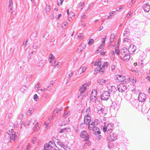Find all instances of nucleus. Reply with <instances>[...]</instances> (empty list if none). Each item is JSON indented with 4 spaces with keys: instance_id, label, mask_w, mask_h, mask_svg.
<instances>
[{
    "instance_id": "1",
    "label": "nucleus",
    "mask_w": 150,
    "mask_h": 150,
    "mask_svg": "<svg viewBox=\"0 0 150 150\" xmlns=\"http://www.w3.org/2000/svg\"><path fill=\"white\" fill-rule=\"evenodd\" d=\"M8 138L9 141L11 142L13 141H15L18 138V133L17 132H14L12 129L8 132Z\"/></svg>"
},
{
    "instance_id": "2",
    "label": "nucleus",
    "mask_w": 150,
    "mask_h": 150,
    "mask_svg": "<svg viewBox=\"0 0 150 150\" xmlns=\"http://www.w3.org/2000/svg\"><path fill=\"white\" fill-rule=\"evenodd\" d=\"M113 127L114 125L113 123L111 122L108 124V123H107L103 126V131L104 132L107 131L111 132L113 130Z\"/></svg>"
},
{
    "instance_id": "3",
    "label": "nucleus",
    "mask_w": 150,
    "mask_h": 150,
    "mask_svg": "<svg viewBox=\"0 0 150 150\" xmlns=\"http://www.w3.org/2000/svg\"><path fill=\"white\" fill-rule=\"evenodd\" d=\"M110 93L106 91H104L101 95V98L102 100H108L110 98Z\"/></svg>"
},
{
    "instance_id": "4",
    "label": "nucleus",
    "mask_w": 150,
    "mask_h": 150,
    "mask_svg": "<svg viewBox=\"0 0 150 150\" xmlns=\"http://www.w3.org/2000/svg\"><path fill=\"white\" fill-rule=\"evenodd\" d=\"M127 87L124 83H120L117 86L118 91L122 93L124 92L127 89Z\"/></svg>"
},
{
    "instance_id": "5",
    "label": "nucleus",
    "mask_w": 150,
    "mask_h": 150,
    "mask_svg": "<svg viewBox=\"0 0 150 150\" xmlns=\"http://www.w3.org/2000/svg\"><path fill=\"white\" fill-rule=\"evenodd\" d=\"M117 138V135L115 133H110L109 136L107 138V139L111 142L115 141Z\"/></svg>"
},
{
    "instance_id": "6",
    "label": "nucleus",
    "mask_w": 150,
    "mask_h": 150,
    "mask_svg": "<svg viewBox=\"0 0 150 150\" xmlns=\"http://www.w3.org/2000/svg\"><path fill=\"white\" fill-rule=\"evenodd\" d=\"M138 99V100L140 102H144L146 99V95L144 93H140L139 94Z\"/></svg>"
},
{
    "instance_id": "7",
    "label": "nucleus",
    "mask_w": 150,
    "mask_h": 150,
    "mask_svg": "<svg viewBox=\"0 0 150 150\" xmlns=\"http://www.w3.org/2000/svg\"><path fill=\"white\" fill-rule=\"evenodd\" d=\"M69 112L65 111L64 113L63 117L64 118V120L65 124H68L69 122Z\"/></svg>"
},
{
    "instance_id": "8",
    "label": "nucleus",
    "mask_w": 150,
    "mask_h": 150,
    "mask_svg": "<svg viewBox=\"0 0 150 150\" xmlns=\"http://www.w3.org/2000/svg\"><path fill=\"white\" fill-rule=\"evenodd\" d=\"M80 137L82 138L85 139V140L88 141L89 139V135L85 131H83L81 132Z\"/></svg>"
},
{
    "instance_id": "9",
    "label": "nucleus",
    "mask_w": 150,
    "mask_h": 150,
    "mask_svg": "<svg viewBox=\"0 0 150 150\" xmlns=\"http://www.w3.org/2000/svg\"><path fill=\"white\" fill-rule=\"evenodd\" d=\"M97 91L96 90H93L92 91L91 96V101L94 102L96 99V98L97 95Z\"/></svg>"
},
{
    "instance_id": "10",
    "label": "nucleus",
    "mask_w": 150,
    "mask_h": 150,
    "mask_svg": "<svg viewBox=\"0 0 150 150\" xmlns=\"http://www.w3.org/2000/svg\"><path fill=\"white\" fill-rule=\"evenodd\" d=\"M84 123L86 125H88L91 122V117L88 115H86L84 118Z\"/></svg>"
},
{
    "instance_id": "11",
    "label": "nucleus",
    "mask_w": 150,
    "mask_h": 150,
    "mask_svg": "<svg viewBox=\"0 0 150 150\" xmlns=\"http://www.w3.org/2000/svg\"><path fill=\"white\" fill-rule=\"evenodd\" d=\"M116 76V81L118 82L123 81L125 79V77L122 75H117Z\"/></svg>"
},
{
    "instance_id": "12",
    "label": "nucleus",
    "mask_w": 150,
    "mask_h": 150,
    "mask_svg": "<svg viewBox=\"0 0 150 150\" xmlns=\"http://www.w3.org/2000/svg\"><path fill=\"white\" fill-rule=\"evenodd\" d=\"M97 82L99 84L104 85L106 83H108V80H105L103 79H99L97 81Z\"/></svg>"
},
{
    "instance_id": "13",
    "label": "nucleus",
    "mask_w": 150,
    "mask_h": 150,
    "mask_svg": "<svg viewBox=\"0 0 150 150\" xmlns=\"http://www.w3.org/2000/svg\"><path fill=\"white\" fill-rule=\"evenodd\" d=\"M101 133L100 130L97 131L93 132V134L96 135L95 139L97 140H99L101 138V136L100 135Z\"/></svg>"
},
{
    "instance_id": "14",
    "label": "nucleus",
    "mask_w": 150,
    "mask_h": 150,
    "mask_svg": "<svg viewBox=\"0 0 150 150\" xmlns=\"http://www.w3.org/2000/svg\"><path fill=\"white\" fill-rule=\"evenodd\" d=\"M143 8L145 11L148 12L150 10V6L148 3L144 4Z\"/></svg>"
},
{
    "instance_id": "15",
    "label": "nucleus",
    "mask_w": 150,
    "mask_h": 150,
    "mask_svg": "<svg viewBox=\"0 0 150 150\" xmlns=\"http://www.w3.org/2000/svg\"><path fill=\"white\" fill-rule=\"evenodd\" d=\"M107 118L103 116L100 118V122L102 124H103V125H101L102 126H104L107 123Z\"/></svg>"
},
{
    "instance_id": "16",
    "label": "nucleus",
    "mask_w": 150,
    "mask_h": 150,
    "mask_svg": "<svg viewBox=\"0 0 150 150\" xmlns=\"http://www.w3.org/2000/svg\"><path fill=\"white\" fill-rule=\"evenodd\" d=\"M86 46V45L84 44H81L77 50V52L78 53H80L82 50L83 49H84Z\"/></svg>"
},
{
    "instance_id": "17",
    "label": "nucleus",
    "mask_w": 150,
    "mask_h": 150,
    "mask_svg": "<svg viewBox=\"0 0 150 150\" xmlns=\"http://www.w3.org/2000/svg\"><path fill=\"white\" fill-rule=\"evenodd\" d=\"M54 57L53 54H50L49 59L50 60V62L51 63H52L53 65H54L53 64H55V62L56 61L55 60H54Z\"/></svg>"
},
{
    "instance_id": "18",
    "label": "nucleus",
    "mask_w": 150,
    "mask_h": 150,
    "mask_svg": "<svg viewBox=\"0 0 150 150\" xmlns=\"http://www.w3.org/2000/svg\"><path fill=\"white\" fill-rule=\"evenodd\" d=\"M97 71L99 72L100 74H102L104 71L102 67H100V68H97L95 69L94 73L95 74L96 72V73H97Z\"/></svg>"
},
{
    "instance_id": "19",
    "label": "nucleus",
    "mask_w": 150,
    "mask_h": 150,
    "mask_svg": "<svg viewBox=\"0 0 150 150\" xmlns=\"http://www.w3.org/2000/svg\"><path fill=\"white\" fill-rule=\"evenodd\" d=\"M37 32L35 31L33 33L30 37L32 40H34L35 39L37 35Z\"/></svg>"
},
{
    "instance_id": "20",
    "label": "nucleus",
    "mask_w": 150,
    "mask_h": 150,
    "mask_svg": "<svg viewBox=\"0 0 150 150\" xmlns=\"http://www.w3.org/2000/svg\"><path fill=\"white\" fill-rule=\"evenodd\" d=\"M95 123H94V122H92L91 123H89L88 125V129L90 130H92L93 128L96 126L95 125Z\"/></svg>"
},
{
    "instance_id": "21",
    "label": "nucleus",
    "mask_w": 150,
    "mask_h": 150,
    "mask_svg": "<svg viewBox=\"0 0 150 150\" xmlns=\"http://www.w3.org/2000/svg\"><path fill=\"white\" fill-rule=\"evenodd\" d=\"M86 67L85 66L81 67L78 70V71L80 74L86 70Z\"/></svg>"
},
{
    "instance_id": "22",
    "label": "nucleus",
    "mask_w": 150,
    "mask_h": 150,
    "mask_svg": "<svg viewBox=\"0 0 150 150\" xmlns=\"http://www.w3.org/2000/svg\"><path fill=\"white\" fill-rule=\"evenodd\" d=\"M99 114H102V115H105L107 113L105 109L102 108L98 112Z\"/></svg>"
},
{
    "instance_id": "23",
    "label": "nucleus",
    "mask_w": 150,
    "mask_h": 150,
    "mask_svg": "<svg viewBox=\"0 0 150 150\" xmlns=\"http://www.w3.org/2000/svg\"><path fill=\"white\" fill-rule=\"evenodd\" d=\"M130 30L129 28L126 29L124 33V35L125 37H128L130 34Z\"/></svg>"
},
{
    "instance_id": "24",
    "label": "nucleus",
    "mask_w": 150,
    "mask_h": 150,
    "mask_svg": "<svg viewBox=\"0 0 150 150\" xmlns=\"http://www.w3.org/2000/svg\"><path fill=\"white\" fill-rule=\"evenodd\" d=\"M25 64V63L23 61H19L18 63V66L20 67L21 68H23Z\"/></svg>"
},
{
    "instance_id": "25",
    "label": "nucleus",
    "mask_w": 150,
    "mask_h": 150,
    "mask_svg": "<svg viewBox=\"0 0 150 150\" xmlns=\"http://www.w3.org/2000/svg\"><path fill=\"white\" fill-rule=\"evenodd\" d=\"M130 54H126L122 58L123 60H128L130 59Z\"/></svg>"
},
{
    "instance_id": "26",
    "label": "nucleus",
    "mask_w": 150,
    "mask_h": 150,
    "mask_svg": "<svg viewBox=\"0 0 150 150\" xmlns=\"http://www.w3.org/2000/svg\"><path fill=\"white\" fill-rule=\"evenodd\" d=\"M86 84H83L82 86L80 88L79 91H82L84 92L86 90Z\"/></svg>"
},
{
    "instance_id": "27",
    "label": "nucleus",
    "mask_w": 150,
    "mask_h": 150,
    "mask_svg": "<svg viewBox=\"0 0 150 150\" xmlns=\"http://www.w3.org/2000/svg\"><path fill=\"white\" fill-rule=\"evenodd\" d=\"M84 5V3L81 1L78 4V7L79 8H81V10L83 8V6Z\"/></svg>"
},
{
    "instance_id": "28",
    "label": "nucleus",
    "mask_w": 150,
    "mask_h": 150,
    "mask_svg": "<svg viewBox=\"0 0 150 150\" xmlns=\"http://www.w3.org/2000/svg\"><path fill=\"white\" fill-rule=\"evenodd\" d=\"M51 147L48 145V144H46L44 145V149L43 150H51Z\"/></svg>"
},
{
    "instance_id": "29",
    "label": "nucleus",
    "mask_w": 150,
    "mask_h": 150,
    "mask_svg": "<svg viewBox=\"0 0 150 150\" xmlns=\"http://www.w3.org/2000/svg\"><path fill=\"white\" fill-rule=\"evenodd\" d=\"M110 91H111V93H115L116 91H117L116 89L115 88V86H112L111 87V89L109 90Z\"/></svg>"
},
{
    "instance_id": "30",
    "label": "nucleus",
    "mask_w": 150,
    "mask_h": 150,
    "mask_svg": "<svg viewBox=\"0 0 150 150\" xmlns=\"http://www.w3.org/2000/svg\"><path fill=\"white\" fill-rule=\"evenodd\" d=\"M13 2L12 0H10L9 1V4L8 8L10 10H12L13 7Z\"/></svg>"
},
{
    "instance_id": "31",
    "label": "nucleus",
    "mask_w": 150,
    "mask_h": 150,
    "mask_svg": "<svg viewBox=\"0 0 150 150\" xmlns=\"http://www.w3.org/2000/svg\"><path fill=\"white\" fill-rule=\"evenodd\" d=\"M31 121H29L28 120H27L25 121V122L24 124V126L25 127H27L28 126H29L31 124Z\"/></svg>"
},
{
    "instance_id": "32",
    "label": "nucleus",
    "mask_w": 150,
    "mask_h": 150,
    "mask_svg": "<svg viewBox=\"0 0 150 150\" xmlns=\"http://www.w3.org/2000/svg\"><path fill=\"white\" fill-rule=\"evenodd\" d=\"M24 115L22 113H20L18 115V119L19 120H22L23 118Z\"/></svg>"
},
{
    "instance_id": "33",
    "label": "nucleus",
    "mask_w": 150,
    "mask_h": 150,
    "mask_svg": "<svg viewBox=\"0 0 150 150\" xmlns=\"http://www.w3.org/2000/svg\"><path fill=\"white\" fill-rule=\"evenodd\" d=\"M38 122H37L35 125L34 127V130L35 131H36L37 130H38L40 128V127L38 125Z\"/></svg>"
},
{
    "instance_id": "34",
    "label": "nucleus",
    "mask_w": 150,
    "mask_h": 150,
    "mask_svg": "<svg viewBox=\"0 0 150 150\" xmlns=\"http://www.w3.org/2000/svg\"><path fill=\"white\" fill-rule=\"evenodd\" d=\"M57 144L60 146L61 147H63L64 149H65V145L63 144V143L61 142H57Z\"/></svg>"
},
{
    "instance_id": "35",
    "label": "nucleus",
    "mask_w": 150,
    "mask_h": 150,
    "mask_svg": "<svg viewBox=\"0 0 150 150\" xmlns=\"http://www.w3.org/2000/svg\"><path fill=\"white\" fill-rule=\"evenodd\" d=\"M27 88V87L25 86H22L21 88H20V91L21 92H23L24 91V90H26Z\"/></svg>"
},
{
    "instance_id": "36",
    "label": "nucleus",
    "mask_w": 150,
    "mask_h": 150,
    "mask_svg": "<svg viewBox=\"0 0 150 150\" xmlns=\"http://www.w3.org/2000/svg\"><path fill=\"white\" fill-rule=\"evenodd\" d=\"M143 60H141L140 61H139V62L138 63L139 66H140V67H143L144 66V64L143 63Z\"/></svg>"
},
{
    "instance_id": "37",
    "label": "nucleus",
    "mask_w": 150,
    "mask_h": 150,
    "mask_svg": "<svg viewBox=\"0 0 150 150\" xmlns=\"http://www.w3.org/2000/svg\"><path fill=\"white\" fill-rule=\"evenodd\" d=\"M38 65L39 67H42L44 65L43 61L42 60L40 61Z\"/></svg>"
},
{
    "instance_id": "38",
    "label": "nucleus",
    "mask_w": 150,
    "mask_h": 150,
    "mask_svg": "<svg viewBox=\"0 0 150 150\" xmlns=\"http://www.w3.org/2000/svg\"><path fill=\"white\" fill-rule=\"evenodd\" d=\"M93 131V133L95 132H97V131L99 130V129L96 126L92 130Z\"/></svg>"
},
{
    "instance_id": "39",
    "label": "nucleus",
    "mask_w": 150,
    "mask_h": 150,
    "mask_svg": "<svg viewBox=\"0 0 150 150\" xmlns=\"http://www.w3.org/2000/svg\"><path fill=\"white\" fill-rule=\"evenodd\" d=\"M64 0H57L58 5H62Z\"/></svg>"
},
{
    "instance_id": "40",
    "label": "nucleus",
    "mask_w": 150,
    "mask_h": 150,
    "mask_svg": "<svg viewBox=\"0 0 150 150\" xmlns=\"http://www.w3.org/2000/svg\"><path fill=\"white\" fill-rule=\"evenodd\" d=\"M31 145L30 144H28L26 146V148L25 150H30L31 149Z\"/></svg>"
},
{
    "instance_id": "41",
    "label": "nucleus",
    "mask_w": 150,
    "mask_h": 150,
    "mask_svg": "<svg viewBox=\"0 0 150 150\" xmlns=\"http://www.w3.org/2000/svg\"><path fill=\"white\" fill-rule=\"evenodd\" d=\"M50 6L48 5L46 6V12L47 13V12L50 11Z\"/></svg>"
},
{
    "instance_id": "42",
    "label": "nucleus",
    "mask_w": 150,
    "mask_h": 150,
    "mask_svg": "<svg viewBox=\"0 0 150 150\" xmlns=\"http://www.w3.org/2000/svg\"><path fill=\"white\" fill-rule=\"evenodd\" d=\"M34 99L36 101H37L38 100V97L36 94H35L34 95Z\"/></svg>"
},
{
    "instance_id": "43",
    "label": "nucleus",
    "mask_w": 150,
    "mask_h": 150,
    "mask_svg": "<svg viewBox=\"0 0 150 150\" xmlns=\"http://www.w3.org/2000/svg\"><path fill=\"white\" fill-rule=\"evenodd\" d=\"M94 40L93 39H91L88 42V45H90L92 44Z\"/></svg>"
},
{
    "instance_id": "44",
    "label": "nucleus",
    "mask_w": 150,
    "mask_h": 150,
    "mask_svg": "<svg viewBox=\"0 0 150 150\" xmlns=\"http://www.w3.org/2000/svg\"><path fill=\"white\" fill-rule=\"evenodd\" d=\"M95 65V66H99V67H101V62H96L94 64Z\"/></svg>"
},
{
    "instance_id": "45",
    "label": "nucleus",
    "mask_w": 150,
    "mask_h": 150,
    "mask_svg": "<svg viewBox=\"0 0 150 150\" xmlns=\"http://www.w3.org/2000/svg\"><path fill=\"white\" fill-rule=\"evenodd\" d=\"M90 112V107H88V108L86 109V113L87 115H88L89 113Z\"/></svg>"
},
{
    "instance_id": "46",
    "label": "nucleus",
    "mask_w": 150,
    "mask_h": 150,
    "mask_svg": "<svg viewBox=\"0 0 150 150\" xmlns=\"http://www.w3.org/2000/svg\"><path fill=\"white\" fill-rule=\"evenodd\" d=\"M67 13L68 15V17L69 18H69L68 19L69 21H70L71 20V15H70V14H69V9H67Z\"/></svg>"
},
{
    "instance_id": "47",
    "label": "nucleus",
    "mask_w": 150,
    "mask_h": 150,
    "mask_svg": "<svg viewBox=\"0 0 150 150\" xmlns=\"http://www.w3.org/2000/svg\"><path fill=\"white\" fill-rule=\"evenodd\" d=\"M49 146L51 147V149H53V146L52 145H53V142L52 141H50L49 142V144H48Z\"/></svg>"
},
{
    "instance_id": "48",
    "label": "nucleus",
    "mask_w": 150,
    "mask_h": 150,
    "mask_svg": "<svg viewBox=\"0 0 150 150\" xmlns=\"http://www.w3.org/2000/svg\"><path fill=\"white\" fill-rule=\"evenodd\" d=\"M121 51L122 52L124 53L127 52V49L126 48L124 47L122 49Z\"/></svg>"
},
{
    "instance_id": "49",
    "label": "nucleus",
    "mask_w": 150,
    "mask_h": 150,
    "mask_svg": "<svg viewBox=\"0 0 150 150\" xmlns=\"http://www.w3.org/2000/svg\"><path fill=\"white\" fill-rule=\"evenodd\" d=\"M38 47V43H35L33 46V47L34 49H36Z\"/></svg>"
},
{
    "instance_id": "50",
    "label": "nucleus",
    "mask_w": 150,
    "mask_h": 150,
    "mask_svg": "<svg viewBox=\"0 0 150 150\" xmlns=\"http://www.w3.org/2000/svg\"><path fill=\"white\" fill-rule=\"evenodd\" d=\"M86 17V15L85 14H83V15L81 16V21L83 22V19H85Z\"/></svg>"
},
{
    "instance_id": "51",
    "label": "nucleus",
    "mask_w": 150,
    "mask_h": 150,
    "mask_svg": "<svg viewBox=\"0 0 150 150\" xmlns=\"http://www.w3.org/2000/svg\"><path fill=\"white\" fill-rule=\"evenodd\" d=\"M115 53L118 55L120 54L119 51L117 50V47H115Z\"/></svg>"
},
{
    "instance_id": "52",
    "label": "nucleus",
    "mask_w": 150,
    "mask_h": 150,
    "mask_svg": "<svg viewBox=\"0 0 150 150\" xmlns=\"http://www.w3.org/2000/svg\"><path fill=\"white\" fill-rule=\"evenodd\" d=\"M100 106H101V105H100V106H98L97 107V110L98 111V113L99 112V111L100 110V109H101V108H102Z\"/></svg>"
},
{
    "instance_id": "53",
    "label": "nucleus",
    "mask_w": 150,
    "mask_h": 150,
    "mask_svg": "<svg viewBox=\"0 0 150 150\" xmlns=\"http://www.w3.org/2000/svg\"><path fill=\"white\" fill-rule=\"evenodd\" d=\"M56 113H58V110H56V109H55L53 111V115L52 116V117L53 116L55 115Z\"/></svg>"
},
{
    "instance_id": "54",
    "label": "nucleus",
    "mask_w": 150,
    "mask_h": 150,
    "mask_svg": "<svg viewBox=\"0 0 150 150\" xmlns=\"http://www.w3.org/2000/svg\"><path fill=\"white\" fill-rule=\"evenodd\" d=\"M39 83H37V84H36L35 85V89L36 90H37V91L38 90V88L39 87Z\"/></svg>"
},
{
    "instance_id": "55",
    "label": "nucleus",
    "mask_w": 150,
    "mask_h": 150,
    "mask_svg": "<svg viewBox=\"0 0 150 150\" xmlns=\"http://www.w3.org/2000/svg\"><path fill=\"white\" fill-rule=\"evenodd\" d=\"M115 38V35L113 33L112 34L110 37V39L111 40V42L112 41V39H114Z\"/></svg>"
},
{
    "instance_id": "56",
    "label": "nucleus",
    "mask_w": 150,
    "mask_h": 150,
    "mask_svg": "<svg viewBox=\"0 0 150 150\" xmlns=\"http://www.w3.org/2000/svg\"><path fill=\"white\" fill-rule=\"evenodd\" d=\"M12 115L11 113H8L6 115V117L10 118L12 117Z\"/></svg>"
},
{
    "instance_id": "57",
    "label": "nucleus",
    "mask_w": 150,
    "mask_h": 150,
    "mask_svg": "<svg viewBox=\"0 0 150 150\" xmlns=\"http://www.w3.org/2000/svg\"><path fill=\"white\" fill-rule=\"evenodd\" d=\"M108 65V62H106L105 63H104V64L101 67H102V68H103L104 67H107Z\"/></svg>"
},
{
    "instance_id": "58",
    "label": "nucleus",
    "mask_w": 150,
    "mask_h": 150,
    "mask_svg": "<svg viewBox=\"0 0 150 150\" xmlns=\"http://www.w3.org/2000/svg\"><path fill=\"white\" fill-rule=\"evenodd\" d=\"M104 44H105L102 43L101 45H100L99 48L101 50H103L104 47Z\"/></svg>"
},
{
    "instance_id": "59",
    "label": "nucleus",
    "mask_w": 150,
    "mask_h": 150,
    "mask_svg": "<svg viewBox=\"0 0 150 150\" xmlns=\"http://www.w3.org/2000/svg\"><path fill=\"white\" fill-rule=\"evenodd\" d=\"M73 73L72 71H70V72L69 73V74L68 75V76L67 77L68 78L71 77L73 75Z\"/></svg>"
},
{
    "instance_id": "60",
    "label": "nucleus",
    "mask_w": 150,
    "mask_h": 150,
    "mask_svg": "<svg viewBox=\"0 0 150 150\" xmlns=\"http://www.w3.org/2000/svg\"><path fill=\"white\" fill-rule=\"evenodd\" d=\"M83 93L84 92H83L82 91H80V93L79 94H78V98H79L81 96Z\"/></svg>"
},
{
    "instance_id": "61",
    "label": "nucleus",
    "mask_w": 150,
    "mask_h": 150,
    "mask_svg": "<svg viewBox=\"0 0 150 150\" xmlns=\"http://www.w3.org/2000/svg\"><path fill=\"white\" fill-rule=\"evenodd\" d=\"M55 109H56V110H58V113H59V112L61 111L62 110V107H60L59 108H56Z\"/></svg>"
},
{
    "instance_id": "62",
    "label": "nucleus",
    "mask_w": 150,
    "mask_h": 150,
    "mask_svg": "<svg viewBox=\"0 0 150 150\" xmlns=\"http://www.w3.org/2000/svg\"><path fill=\"white\" fill-rule=\"evenodd\" d=\"M31 110H29L27 112L26 114L28 115H31Z\"/></svg>"
},
{
    "instance_id": "63",
    "label": "nucleus",
    "mask_w": 150,
    "mask_h": 150,
    "mask_svg": "<svg viewBox=\"0 0 150 150\" xmlns=\"http://www.w3.org/2000/svg\"><path fill=\"white\" fill-rule=\"evenodd\" d=\"M43 96L45 98H47L48 97V95L47 94L45 93L43 95Z\"/></svg>"
},
{
    "instance_id": "64",
    "label": "nucleus",
    "mask_w": 150,
    "mask_h": 150,
    "mask_svg": "<svg viewBox=\"0 0 150 150\" xmlns=\"http://www.w3.org/2000/svg\"><path fill=\"white\" fill-rule=\"evenodd\" d=\"M36 140V138L35 137H33L31 140V142L33 143L34 144Z\"/></svg>"
}]
</instances>
